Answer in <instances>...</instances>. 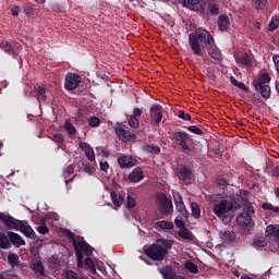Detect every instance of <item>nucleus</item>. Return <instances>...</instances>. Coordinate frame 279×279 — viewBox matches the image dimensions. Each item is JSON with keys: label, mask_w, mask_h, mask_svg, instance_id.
<instances>
[{"label": "nucleus", "mask_w": 279, "mask_h": 279, "mask_svg": "<svg viewBox=\"0 0 279 279\" xmlns=\"http://www.w3.org/2000/svg\"><path fill=\"white\" fill-rule=\"evenodd\" d=\"M228 184H230V183L228 182V179H226V178H220L217 180L218 186H228Z\"/></svg>", "instance_id": "nucleus-58"}, {"label": "nucleus", "mask_w": 279, "mask_h": 279, "mask_svg": "<svg viewBox=\"0 0 279 279\" xmlns=\"http://www.w3.org/2000/svg\"><path fill=\"white\" fill-rule=\"evenodd\" d=\"M253 5L256 10H262L267 5V0H253Z\"/></svg>", "instance_id": "nucleus-48"}, {"label": "nucleus", "mask_w": 279, "mask_h": 279, "mask_svg": "<svg viewBox=\"0 0 279 279\" xmlns=\"http://www.w3.org/2000/svg\"><path fill=\"white\" fill-rule=\"evenodd\" d=\"M236 87L240 88V90H244V93H247V90H250L247 86H245V83L243 82L238 83Z\"/></svg>", "instance_id": "nucleus-60"}, {"label": "nucleus", "mask_w": 279, "mask_h": 279, "mask_svg": "<svg viewBox=\"0 0 279 279\" xmlns=\"http://www.w3.org/2000/svg\"><path fill=\"white\" fill-rule=\"evenodd\" d=\"M230 27V17L227 14L218 16V29L219 32H228Z\"/></svg>", "instance_id": "nucleus-23"}, {"label": "nucleus", "mask_w": 279, "mask_h": 279, "mask_svg": "<svg viewBox=\"0 0 279 279\" xmlns=\"http://www.w3.org/2000/svg\"><path fill=\"white\" fill-rule=\"evenodd\" d=\"M174 225L177 226V228H179L180 230H183V228H186V223H184V220L182 219H175L174 220Z\"/></svg>", "instance_id": "nucleus-56"}, {"label": "nucleus", "mask_w": 279, "mask_h": 279, "mask_svg": "<svg viewBox=\"0 0 279 279\" xmlns=\"http://www.w3.org/2000/svg\"><path fill=\"white\" fill-rule=\"evenodd\" d=\"M100 170L104 171V173H108V169H110V163L108 161H100Z\"/></svg>", "instance_id": "nucleus-54"}, {"label": "nucleus", "mask_w": 279, "mask_h": 279, "mask_svg": "<svg viewBox=\"0 0 279 279\" xmlns=\"http://www.w3.org/2000/svg\"><path fill=\"white\" fill-rule=\"evenodd\" d=\"M207 53L216 60V62H221L222 57H221V50H219V47H217V44L215 43V38L208 44L207 46Z\"/></svg>", "instance_id": "nucleus-16"}, {"label": "nucleus", "mask_w": 279, "mask_h": 279, "mask_svg": "<svg viewBox=\"0 0 279 279\" xmlns=\"http://www.w3.org/2000/svg\"><path fill=\"white\" fill-rule=\"evenodd\" d=\"M12 247V243H10V239L5 233L0 232V250H10Z\"/></svg>", "instance_id": "nucleus-34"}, {"label": "nucleus", "mask_w": 279, "mask_h": 279, "mask_svg": "<svg viewBox=\"0 0 279 279\" xmlns=\"http://www.w3.org/2000/svg\"><path fill=\"white\" fill-rule=\"evenodd\" d=\"M187 130L189 132H192V134H196L197 136L204 135V131L199 129L197 125H190Z\"/></svg>", "instance_id": "nucleus-46"}, {"label": "nucleus", "mask_w": 279, "mask_h": 279, "mask_svg": "<svg viewBox=\"0 0 279 279\" xmlns=\"http://www.w3.org/2000/svg\"><path fill=\"white\" fill-rule=\"evenodd\" d=\"M0 221L4 223L9 230H16L17 232L23 228V220H19L10 214L5 215L4 213H0Z\"/></svg>", "instance_id": "nucleus-10"}, {"label": "nucleus", "mask_w": 279, "mask_h": 279, "mask_svg": "<svg viewBox=\"0 0 279 279\" xmlns=\"http://www.w3.org/2000/svg\"><path fill=\"white\" fill-rule=\"evenodd\" d=\"M118 162L121 169H132V167L136 165V159L132 158L131 156H122L119 157Z\"/></svg>", "instance_id": "nucleus-22"}, {"label": "nucleus", "mask_w": 279, "mask_h": 279, "mask_svg": "<svg viewBox=\"0 0 279 279\" xmlns=\"http://www.w3.org/2000/svg\"><path fill=\"white\" fill-rule=\"evenodd\" d=\"M263 210H271V213H276L279 215V206H274L271 203L262 204Z\"/></svg>", "instance_id": "nucleus-43"}, {"label": "nucleus", "mask_w": 279, "mask_h": 279, "mask_svg": "<svg viewBox=\"0 0 279 279\" xmlns=\"http://www.w3.org/2000/svg\"><path fill=\"white\" fill-rule=\"evenodd\" d=\"M87 267V269H89V271H92V274H97V268L95 267V262H93V259L90 257L85 258V260L83 262V265L81 267Z\"/></svg>", "instance_id": "nucleus-39"}, {"label": "nucleus", "mask_w": 279, "mask_h": 279, "mask_svg": "<svg viewBox=\"0 0 279 279\" xmlns=\"http://www.w3.org/2000/svg\"><path fill=\"white\" fill-rule=\"evenodd\" d=\"M88 123L90 128H99L100 120L97 117H89Z\"/></svg>", "instance_id": "nucleus-49"}, {"label": "nucleus", "mask_w": 279, "mask_h": 279, "mask_svg": "<svg viewBox=\"0 0 279 279\" xmlns=\"http://www.w3.org/2000/svg\"><path fill=\"white\" fill-rule=\"evenodd\" d=\"M269 82H271V77L269 76L268 73H262V75L257 78L253 81V84H259L263 86H269Z\"/></svg>", "instance_id": "nucleus-32"}, {"label": "nucleus", "mask_w": 279, "mask_h": 279, "mask_svg": "<svg viewBox=\"0 0 279 279\" xmlns=\"http://www.w3.org/2000/svg\"><path fill=\"white\" fill-rule=\"evenodd\" d=\"M24 12H25V14H27V16H29L32 14V12H34V9L32 7H25Z\"/></svg>", "instance_id": "nucleus-62"}, {"label": "nucleus", "mask_w": 279, "mask_h": 279, "mask_svg": "<svg viewBox=\"0 0 279 279\" xmlns=\"http://www.w3.org/2000/svg\"><path fill=\"white\" fill-rule=\"evenodd\" d=\"M35 98L38 104H45L47 101V90L43 86H38L35 90Z\"/></svg>", "instance_id": "nucleus-28"}, {"label": "nucleus", "mask_w": 279, "mask_h": 279, "mask_svg": "<svg viewBox=\"0 0 279 279\" xmlns=\"http://www.w3.org/2000/svg\"><path fill=\"white\" fill-rule=\"evenodd\" d=\"M145 175L143 174V170L141 169H134L130 174H129V180L130 182H141Z\"/></svg>", "instance_id": "nucleus-30"}, {"label": "nucleus", "mask_w": 279, "mask_h": 279, "mask_svg": "<svg viewBox=\"0 0 279 279\" xmlns=\"http://www.w3.org/2000/svg\"><path fill=\"white\" fill-rule=\"evenodd\" d=\"M64 130L68 132L69 136H75L77 134V129L71 122V119H66L64 123Z\"/></svg>", "instance_id": "nucleus-35"}, {"label": "nucleus", "mask_w": 279, "mask_h": 279, "mask_svg": "<svg viewBox=\"0 0 279 279\" xmlns=\"http://www.w3.org/2000/svg\"><path fill=\"white\" fill-rule=\"evenodd\" d=\"M213 213L218 217V219H226L229 213H234V207L232 202L223 198L214 205Z\"/></svg>", "instance_id": "nucleus-6"}, {"label": "nucleus", "mask_w": 279, "mask_h": 279, "mask_svg": "<svg viewBox=\"0 0 279 279\" xmlns=\"http://www.w3.org/2000/svg\"><path fill=\"white\" fill-rule=\"evenodd\" d=\"M178 234L181 239H184L185 241H193V233L186 227L180 229Z\"/></svg>", "instance_id": "nucleus-37"}, {"label": "nucleus", "mask_w": 279, "mask_h": 279, "mask_svg": "<svg viewBox=\"0 0 279 279\" xmlns=\"http://www.w3.org/2000/svg\"><path fill=\"white\" fill-rule=\"evenodd\" d=\"M142 149L146 154H151L153 156L160 154V146L156 144H144Z\"/></svg>", "instance_id": "nucleus-29"}, {"label": "nucleus", "mask_w": 279, "mask_h": 279, "mask_svg": "<svg viewBox=\"0 0 279 279\" xmlns=\"http://www.w3.org/2000/svg\"><path fill=\"white\" fill-rule=\"evenodd\" d=\"M66 236L71 239L72 244L74 245L77 266L82 267L84 265V254L85 256H93V247H90L88 243H86L84 238H77L75 240V234L71 231L68 232Z\"/></svg>", "instance_id": "nucleus-3"}, {"label": "nucleus", "mask_w": 279, "mask_h": 279, "mask_svg": "<svg viewBox=\"0 0 279 279\" xmlns=\"http://www.w3.org/2000/svg\"><path fill=\"white\" fill-rule=\"evenodd\" d=\"M272 60L275 62V66H276V71L278 72L279 74V54H276L272 57Z\"/></svg>", "instance_id": "nucleus-59"}, {"label": "nucleus", "mask_w": 279, "mask_h": 279, "mask_svg": "<svg viewBox=\"0 0 279 279\" xmlns=\"http://www.w3.org/2000/svg\"><path fill=\"white\" fill-rule=\"evenodd\" d=\"M82 84V76L75 73H68L64 78V88L68 92L75 90Z\"/></svg>", "instance_id": "nucleus-12"}, {"label": "nucleus", "mask_w": 279, "mask_h": 279, "mask_svg": "<svg viewBox=\"0 0 279 279\" xmlns=\"http://www.w3.org/2000/svg\"><path fill=\"white\" fill-rule=\"evenodd\" d=\"M179 119H183V121H191L192 117L190 113L184 112V110H180L178 113Z\"/></svg>", "instance_id": "nucleus-51"}, {"label": "nucleus", "mask_w": 279, "mask_h": 279, "mask_svg": "<svg viewBox=\"0 0 279 279\" xmlns=\"http://www.w3.org/2000/svg\"><path fill=\"white\" fill-rule=\"evenodd\" d=\"M160 274L163 279H175L178 276V274L173 270V266L171 265H167L166 267L161 268Z\"/></svg>", "instance_id": "nucleus-26"}, {"label": "nucleus", "mask_w": 279, "mask_h": 279, "mask_svg": "<svg viewBox=\"0 0 279 279\" xmlns=\"http://www.w3.org/2000/svg\"><path fill=\"white\" fill-rule=\"evenodd\" d=\"M256 215V209H254V205H248L247 207L242 208V213L236 216V223L241 226V228H250L252 226V221Z\"/></svg>", "instance_id": "nucleus-5"}, {"label": "nucleus", "mask_w": 279, "mask_h": 279, "mask_svg": "<svg viewBox=\"0 0 279 279\" xmlns=\"http://www.w3.org/2000/svg\"><path fill=\"white\" fill-rule=\"evenodd\" d=\"M8 263L11 265V267H16V265H19V255L14 253L9 254Z\"/></svg>", "instance_id": "nucleus-44"}, {"label": "nucleus", "mask_w": 279, "mask_h": 279, "mask_svg": "<svg viewBox=\"0 0 279 279\" xmlns=\"http://www.w3.org/2000/svg\"><path fill=\"white\" fill-rule=\"evenodd\" d=\"M142 114H143V109L135 107L133 109V113H132L131 117H134L135 119H138V117H142Z\"/></svg>", "instance_id": "nucleus-57"}, {"label": "nucleus", "mask_w": 279, "mask_h": 279, "mask_svg": "<svg viewBox=\"0 0 279 279\" xmlns=\"http://www.w3.org/2000/svg\"><path fill=\"white\" fill-rule=\"evenodd\" d=\"M230 202L233 206V213H236L240 208L253 206L252 202H250V192L247 190H241Z\"/></svg>", "instance_id": "nucleus-7"}, {"label": "nucleus", "mask_w": 279, "mask_h": 279, "mask_svg": "<svg viewBox=\"0 0 279 279\" xmlns=\"http://www.w3.org/2000/svg\"><path fill=\"white\" fill-rule=\"evenodd\" d=\"M19 232L24 234V236H26V239H32L33 241L36 240V232L34 231L32 226H29V222H27V220H23L22 227H20Z\"/></svg>", "instance_id": "nucleus-18"}, {"label": "nucleus", "mask_w": 279, "mask_h": 279, "mask_svg": "<svg viewBox=\"0 0 279 279\" xmlns=\"http://www.w3.org/2000/svg\"><path fill=\"white\" fill-rule=\"evenodd\" d=\"M159 209H160V213H162L166 216L171 215V213L173 211V203L171 202V199H169V197H167V195H163L160 198Z\"/></svg>", "instance_id": "nucleus-17"}, {"label": "nucleus", "mask_w": 279, "mask_h": 279, "mask_svg": "<svg viewBox=\"0 0 279 279\" xmlns=\"http://www.w3.org/2000/svg\"><path fill=\"white\" fill-rule=\"evenodd\" d=\"M174 173L181 184H191L193 182V170L186 166L177 167Z\"/></svg>", "instance_id": "nucleus-9"}, {"label": "nucleus", "mask_w": 279, "mask_h": 279, "mask_svg": "<svg viewBox=\"0 0 279 279\" xmlns=\"http://www.w3.org/2000/svg\"><path fill=\"white\" fill-rule=\"evenodd\" d=\"M31 269L32 271H34V274H38L39 276H41V278H45L47 276V274L45 272V265H43V262L40 260H36L35 263H33L31 265Z\"/></svg>", "instance_id": "nucleus-27"}, {"label": "nucleus", "mask_w": 279, "mask_h": 279, "mask_svg": "<svg viewBox=\"0 0 279 279\" xmlns=\"http://www.w3.org/2000/svg\"><path fill=\"white\" fill-rule=\"evenodd\" d=\"M253 243L256 247H267V240L263 236L255 239Z\"/></svg>", "instance_id": "nucleus-47"}, {"label": "nucleus", "mask_w": 279, "mask_h": 279, "mask_svg": "<svg viewBox=\"0 0 279 279\" xmlns=\"http://www.w3.org/2000/svg\"><path fill=\"white\" fill-rule=\"evenodd\" d=\"M183 267L190 274H199V268L197 267V264L193 263V260L191 259L183 262Z\"/></svg>", "instance_id": "nucleus-31"}, {"label": "nucleus", "mask_w": 279, "mask_h": 279, "mask_svg": "<svg viewBox=\"0 0 279 279\" xmlns=\"http://www.w3.org/2000/svg\"><path fill=\"white\" fill-rule=\"evenodd\" d=\"M265 232L269 243L279 242V225H268Z\"/></svg>", "instance_id": "nucleus-15"}, {"label": "nucleus", "mask_w": 279, "mask_h": 279, "mask_svg": "<svg viewBox=\"0 0 279 279\" xmlns=\"http://www.w3.org/2000/svg\"><path fill=\"white\" fill-rule=\"evenodd\" d=\"M210 14L217 16L219 14V7L216 3H209L208 4Z\"/></svg>", "instance_id": "nucleus-50"}, {"label": "nucleus", "mask_w": 279, "mask_h": 279, "mask_svg": "<svg viewBox=\"0 0 279 279\" xmlns=\"http://www.w3.org/2000/svg\"><path fill=\"white\" fill-rule=\"evenodd\" d=\"M126 206H128V208H134V206H136V199H134V197H132V196H128L126 197Z\"/></svg>", "instance_id": "nucleus-52"}, {"label": "nucleus", "mask_w": 279, "mask_h": 279, "mask_svg": "<svg viewBox=\"0 0 279 279\" xmlns=\"http://www.w3.org/2000/svg\"><path fill=\"white\" fill-rule=\"evenodd\" d=\"M172 197L174 199L177 211L184 217V219H189L191 217V214L189 213V209H186V205H184V201L182 199V194L178 191L172 192Z\"/></svg>", "instance_id": "nucleus-11"}, {"label": "nucleus", "mask_w": 279, "mask_h": 279, "mask_svg": "<svg viewBox=\"0 0 279 279\" xmlns=\"http://www.w3.org/2000/svg\"><path fill=\"white\" fill-rule=\"evenodd\" d=\"M0 48L3 49L5 53H9V56H16V50H14V47H12V44H10L9 41H1Z\"/></svg>", "instance_id": "nucleus-33"}, {"label": "nucleus", "mask_w": 279, "mask_h": 279, "mask_svg": "<svg viewBox=\"0 0 279 279\" xmlns=\"http://www.w3.org/2000/svg\"><path fill=\"white\" fill-rule=\"evenodd\" d=\"M253 86L264 99H269L271 97V87L269 85H260V83H253Z\"/></svg>", "instance_id": "nucleus-20"}, {"label": "nucleus", "mask_w": 279, "mask_h": 279, "mask_svg": "<svg viewBox=\"0 0 279 279\" xmlns=\"http://www.w3.org/2000/svg\"><path fill=\"white\" fill-rule=\"evenodd\" d=\"M11 12H12V14H13L14 16H17V15H19V7H13V8L11 9Z\"/></svg>", "instance_id": "nucleus-64"}, {"label": "nucleus", "mask_w": 279, "mask_h": 279, "mask_svg": "<svg viewBox=\"0 0 279 279\" xmlns=\"http://www.w3.org/2000/svg\"><path fill=\"white\" fill-rule=\"evenodd\" d=\"M217 199H221V194H214L210 196L211 202H217Z\"/></svg>", "instance_id": "nucleus-63"}, {"label": "nucleus", "mask_w": 279, "mask_h": 279, "mask_svg": "<svg viewBox=\"0 0 279 279\" xmlns=\"http://www.w3.org/2000/svg\"><path fill=\"white\" fill-rule=\"evenodd\" d=\"M52 141L53 143L58 144V147H63L64 145V136H62V134L57 133L52 136Z\"/></svg>", "instance_id": "nucleus-45"}, {"label": "nucleus", "mask_w": 279, "mask_h": 279, "mask_svg": "<svg viewBox=\"0 0 279 279\" xmlns=\"http://www.w3.org/2000/svg\"><path fill=\"white\" fill-rule=\"evenodd\" d=\"M117 138L122 143H130V141H136V133L132 132L130 128L123 123H117L114 126Z\"/></svg>", "instance_id": "nucleus-8"}, {"label": "nucleus", "mask_w": 279, "mask_h": 279, "mask_svg": "<svg viewBox=\"0 0 279 279\" xmlns=\"http://www.w3.org/2000/svg\"><path fill=\"white\" fill-rule=\"evenodd\" d=\"M183 5L194 12H204L206 10V2L204 0H183Z\"/></svg>", "instance_id": "nucleus-14"}, {"label": "nucleus", "mask_w": 279, "mask_h": 279, "mask_svg": "<svg viewBox=\"0 0 279 279\" xmlns=\"http://www.w3.org/2000/svg\"><path fill=\"white\" fill-rule=\"evenodd\" d=\"M269 32H276V29H278V25H276V22L271 21L269 23Z\"/></svg>", "instance_id": "nucleus-61"}, {"label": "nucleus", "mask_w": 279, "mask_h": 279, "mask_svg": "<svg viewBox=\"0 0 279 279\" xmlns=\"http://www.w3.org/2000/svg\"><path fill=\"white\" fill-rule=\"evenodd\" d=\"M236 62L242 64V66H251L252 65V57L250 54L244 53L241 57L236 58Z\"/></svg>", "instance_id": "nucleus-36"}, {"label": "nucleus", "mask_w": 279, "mask_h": 279, "mask_svg": "<svg viewBox=\"0 0 279 279\" xmlns=\"http://www.w3.org/2000/svg\"><path fill=\"white\" fill-rule=\"evenodd\" d=\"M111 199H112L113 204H114L118 208H120V206H123L124 199H123V197L118 196V195H117V192H111Z\"/></svg>", "instance_id": "nucleus-41"}, {"label": "nucleus", "mask_w": 279, "mask_h": 279, "mask_svg": "<svg viewBox=\"0 0 279 279\" xmlns=\"http://www.w3.org/2000/svg\"><path fill=\"white\" fill-rule=\"evenodd\" d=\"M191 208H192V217H194V219H199V217H202V209L199 208V204H197L196 202H193L191 204Z\"/></svg>", "instance_id": "nucleus-38"}, {"label": "nucleus", "mask_w": 279, "mask_h": 279, "mask_svg": "<svg viewBox=\"0 0 279 279\" xmlns=\"http://www.w3.org/2000/svg\"><path fill=\"white\" fill-rule=\"evenodd\" d=\"M220 239L222 243H225V245H231V243H234V241H236V235L234 234V232L225 231L220 232Z\"/></svg>", "instance_id": "nucleus-25"}, {"label": "nucleus", "mask_w": 279, "mask_h": 279, "mask_svg": "<svg viewBox=\"0 0 279 279\" xmlns=\"http://www.w3.org/2000/svg\"><path fill=\"white\" fill-rule=\"evenodd\" d=\"M78 147L85 153L87 160H90V162L95 160V150H93V147H90L88 143L80 142Z\"/></svg>", "instance_id": "nucleus-21"}, {"label": "nucleus", "mask_w": 279, "mask_h": 279, "mask_svg": "<svg viewBox=\"0 0 279 279\" xmlns=\"http://www.w3.org/2000/svg\"><path fill=\"white\" fill-rule=\"evenodd\" d=\"M39 234H49V227L46 225H41L37 228Z\"/></svg>", "instance_id": "nucleus-53"}, {"label": "nucleus", "mask_w": 279, "mask_h": 279, "mask_svg": "<svg viewBox=\"0 0 279 279\" xmlns=\"http://www.w3.org/2000/svg\"><path fill=\"white\" fill-rule=\"evenodd\" d=\"M172 140L178 143L183 154H192L193 150L191 149V145H193V137H191V134L186 133L185 131H175L172 134Z\"/></svg>", "instance_id": "nucleus-4"}, {"label": "nucleus", "mask_w": 279, "mask_h": 279, "mask_svg": "<svg viewBox=\"0 0 279 279\" xmlns=\"http://www.w3.org/2000/svg\"><path fill=\"white\" fill-rule=\"evenodd\" d=\"M214 39L210 32L196 28L195 32L189 34V45L194 56L204 58V50L208 48V44Z\"/></svg>", "instance_id": "nucleus-1"}, {"label": "nucleus", "mask_w": 279, "mask_h": 279, "mask_svg": "<svg viewBox=\"0 0 279 279\" xmlns=\"http://www.w3.org/2000/svg\"><path fill=\"white\" fill-rule=\"evenodd\" d=\"M73 173H75V168L73 167V165H70L63 169V178L65 180V185L68 186V189L69 184H71V182H73V180L75 179L76 174L73 175ZM71 175H73V178H71Z\"/></svg>", "instance_id": "nucleus-24"}, {"label": "nucleus", "mask_w": 279, "mask_h": 279, "mask_svg": "<svg viewBox=\"0 0 279 279\" xmlns=\"http://www.w3.org/2000/svg\"><path fill=\"white\" fill-rule=\"evenodd\" d=\"M128 123L130 128H133V130H138V128L141 126V122L138 121V118H135L132 116H130Z\"/></svg>", "instance_id": "nucleus-42"}, {"label": "nucleus", "mask_w": 279, "mask_h": 279, "mask_svg": "<svg viewBox=\"0 0 279 279\" xmlns=\"http://www.w3.org/2000/svg\"><path fill=\"white\" fill-rule=\"evenodd\" d=\"M8 236L11 245H14V247H23V245H25V240H23L21 234L9 231Z\"/></svg>", "instance_id": "nucleus-19"}, {"label": "nucleus", "mask_w": 279, "mask_h": 279, "mask_svg": "<svg viewBox=\"0 0 279 279\" xmlns=\"http://www.w3.org/2000/svg\"><path fill=\"white\" fill-rule=\"evenodd\" d=\"M156 226L157 228H161V230H173V222L167 220L157 221Z\"/></svg>", "instance_id": "nucleus-40"}, {"label": "nucleus", "mask_w": 279, "mask_h": 279, "mask_svg": "<svg viewBox=\"0 0 279 279\" xmlns=\"http://www.w3.org/2000/svg\"><path fill=\"white\" fill-rule=\"evenodd\" d=\"M151 125H160L162 121V107L160 105H153L149 109Z\"/></svg>", "instance_id": "nucleus-13"}, {"label": "nucleus", "mask_w": 279, "mask_h": 279, "mask_svg": "<svg viewBox=\"0 0 279 279\" xmlns=\"http://www.w3.org/2000/svg\"><path fill=\"white\" fill-rule=\"evenodd\" d=\"M85 173H89V175H93L95 173V167H93L90 163L85 165L84 167Z\"/></svg>", "instance_id": "nucleus-55"}, {"label": "nucleus", "mask_w": 279, "mask_h": 279, "mask_svg": "<svg viewBox=\"0 0 279 279\" xmlns=\"http://www.w3.org/2000/svg\"><path fill=\"white\" fill-rule=\"evenodd\" d=\"M171 247H173V241L158 239L157 243L144 248V254L151 260H165V256H167Z\"/></svg>", "instance_id": "nucleus-2"}]
</instances>
